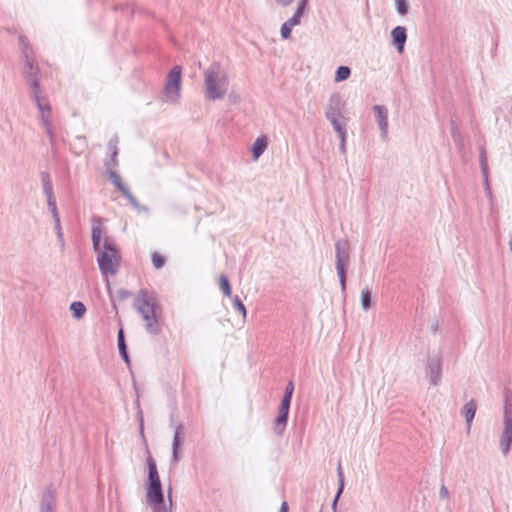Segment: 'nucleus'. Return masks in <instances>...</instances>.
Returning <instances> with one entry per match:
<instances>
[{
  "instance_id": "19",
  "label": "nucleus",
  "mask_w": 512,
  "mask_h": 512,
  "mask_svg": "<svg viewBox=\"0 0 512 512\" xmlns=\"http://www.w3.org/2000/svg\"><path fill=\"white\" fill-rule=\"evenodd\" d=\"M151 260H152L153 266L156 269L162 268L165 265V262H166L165 256L160 254V253H158V252L151 253Z\"/></svg>"
},
{
  "instance_id": "32",
  "label": "nucleus",
  "mask_w": 512,
  "mask_h": 512,
  "mask_svg": "<svg viewBox=\"0 0 512 512\" xmlns=\"http://www.w3.org/2000/svg\"><path fill=\"white\" fill-rule=\"evenodd\" d=\"M49 204L53 206V212L56 214V205L54 201H51V197H49Z\"/></svg>"
},
{
  "instance_id": "20",
  "label": "nucleus",
  "mask_w": 512,
  "mask_h": 512,
  "mask_svg": "<svg viewBox=\"0 0 512 512\" xmlns=\"http://www.w3.org/2000/svg\"><path fill=\"white\" fill-rule=\"evenodd\" d=\"M350 73H351L350 69L347 66H340L336 71L335 81L341 82L343 80L348 79L350 76Z\"/></svg>"
},
{
  "instance_id": "22",
  "label": "nucleus",
  "mask_w": 512,
  "mask_h": 512,
  "mask_svg": "<svg viewBox=\"0 0 512 512\" xmlns=\"http://www.w3.org/2000/svg\"><path fill=\"white\" fill-rule=\"evenodd\" d=\"M293 391H294V384L292 381H290L286 386L285 395L282 399L281 404H283L285 406H290Z\"/></svg>"
},
{
  "instance_id": "23",
  "label": "nucleus",
  "mask_w": 512,
  "mask_h": 512,
  "mask_svg": "<svg viewBox=\"0 0 512 512\" xmlns=\"http://www.w3.org/2000/svg\"><path fill=\"white\" fill-rule=\"evenodd\" d=\"M219 285H220V288L221 290L223 291V293L227 296V297H230L231 294H232V290H231V287H230V284H229V281L227 279L226 276L224 275H221L220 278H219Z\"/></svg>"
},
{
  "instance_id": "31",
  "label": "nucleus",
  "mask_w": 512,
  "mask_h": 512,
  "mask_svg": "<svg viewBox=\"0 0 512 512\" xmlns=\"http://www.w3.org/2000/svg\"><path fill=\"white\" fill-rule=\"evenodd\" d=\"M276 2H277L279 5L287 6V5H289L290 3H292V2H293V0H276Z\"/></svg>"
},
{
  "instance_id": "24",
  "label": "nucleus",
  "mask_w": 512,
  "mask_h": 512,
  "mask_svg": "<svg viewBox=\"0 0 512 512\" xmlns=\"http://www.w3.org/2000/svg\"><path fill=\"white\" fill-rule=\"evenodd\" d=\"M302 14H303V5H300V6L298 7V9H297L296 13L294 14V16H293L291 19H289V20L287 21V23H288L290 26H292V27H294V26L298 25V24L300 23V19H301V17H302Z\"/></svg>"
},
{
  "instance_id": "25",
  "label": "nucleus",
  "mask_w": 512,
  "mask_h": 512,
  "mask_svg": "<svg viewBox=\"0 0 512 512\" xmlns=\"http://www.w3.org/2000/svg\"><path fill=\"white\" fill-rule=\"evenodd\" d=\"M113 182L122 191L124 195L129 196V189L123 184L119 176H115Z\"/></svg>"
},
{
  "instance_id": "3",
  "label": "nucleus",
  "mask_w": 512,
  "mask_h": 512,
  "mask_svg": "<svg viewBox=\"0 0 512 512\" xmlns=\"http://www.w3.org/2000/svg\"><path fill=\"white\" fill-rule=\"evenodd\" d=\"M146 463L148 466V483L146 486L147 501L151 505H159L163 502V493L156 462L153 457L149 455Z\"/></svg>"
},
{
  "instance_id": "8",
  "label": "nucleus",
  "mask_w": 512,
  "mask_h": 512,
  "mask_svg": "<svg viewBox=\"0 0 512 512\" xmlns=\"http://www.w3.org/2000/svg\"><path fill=\"white\" fill-rule=\"evenodd\" d=\"M32 87L34 90V96L35 100L37 102L38 108L41 111L42 119L44 121V124L48 127L49 126V120L51 117V108L49 103L45 99H41L38 95L39 91V82L34 79L32 82Z\"/></svg>"
},
{
  "instance_id": "16",
  "label": "nucleus",
  "mask_w": 512,
  "mask_h": 512,
  "mask_svg": "<svg viewBox=\"0 0 512 512\" xmlns=\"http://www.w3.org/2000/svg\"><path fill=\"white\" fill-rule=\"evenodd\" d=\"M464 412H465V417H466V421H467V424L468 426H470L474 416H475V413H476V404L474 401H470L468 402L465 406H464Z\"/></svg>"
},
{
  "instance_id": "27",
  "label": "nucleus",
  "mask_w": 512,
  "mask_h": 512,
  "mask_svg": "<svg viewBox=\"0 0 512 512\" xmlns=\"http://www.w3.org/2000/svg\"><path fill=\"white\" fill-rule=\"evenodd\" d=\"M292 26H290L287 22H285L281 27V36L284 39H288L291 35Z\"/></svg>"
},
{
  "instance_id": "28",
  "label": "nucleus",
  "mask_w": 512,
  "mask_h": 512,
  "mask_svg": "<svg viewBox=\"0 0 512 512\" xmlns=\"http://www.w3.org/2000/svg\"><path fill=\"white\" fill-rule=\"evenodd\" d=\"M397 11L404 15L407 13V5L405 0H395Z\"/></svg>"
},
{
  "instance_id": "11",
  "label": "nucleus",
  "mask_w": 512,
  "mask_h": 512,
  "mask_svg": "<svg viewBox=\"0 0 512 512\" xmlns=\"http://www.w3.org/2000/svg\"><path fill=\"white\" fill-rule=\"evenodd\" d=\"M374 112L377 116L382 134L386 135L388 131V117L386 108L384 106L376 105L374 106Z\"/></svg>"
},
{
  "instance_id": "29",
  "label": "nucleus",
  "mask_w": 512,
  "mask_h": 512,
  "mask_svg": "<svg viewBox=\"0 0 512 512\" xmlns=\"http://www.w3.org/2000/svg\"><path fill=\"white\" fill-rule=\"evenodd\" d=\"M338 477L340 480V489H339V493H340L343 489V484H344V475H343V471H342L340 464L338 465Z\"/></svg>"
},
{
  "instance_id": "18",
  "label": "nucleus",
  "mask_w": 512,
  "mask_h": 512,
  "mask_svg": "<svg viewBox=\"0 0 512 512\" xmlns=\"http://www.w3.org/2000/svg\"><path fill=\"white\" fill-rule=\"evenodd\" d=\"M181 445H182V436H181V429L178 428L176 430V433L174 435V439H173V453H174V458L177 460V454L178 452L180 451L181 449Z\"/></svg>"
},
{
  "instance_id": "6",
  "label": "nucleus",
  "mask_w": 512,
  "mask_h": 512,
  "mask_svg": "<svg viewBox=\"0 0 512 512\" xmlns=\"http://www.w3.org/2000/svg\"><path fill=\"white\" fill-rule=\"evenodd\" d=\"M348 244L347 242H337L336 243V268L337 273L340 278L341 286L345 288L346 274H345V265L348 261Z\"/></svg>"
},
{
  "instance_id": "17",
  "label": "nucleus",
  "mask_w": 512,
  "mask_h": 512,
  "mask_svg": "<svg viewBox=\"0 0 512 512\" xmlns=\"http://www.w3.org/2000/svg\"><path fill=\"white\" fill-rule=\"evenodd\" d=\"M75 318L80 319L86 312V307L82 302H73L70 306Z\"/></svg>"
},
{
  "instance_id": "34",
  "label": "nucleus",
  "mask_w": 512,
  "mask_h": 512,
  "mask_svg": "<svg viewBox=\"0 0 512 512\" xmlns=\"http://www.w3.org/2000/svg\"><path fill=\"white\" fill-rule=\"evenodd\" d=\"M441 493H442V494H444V495H446V494H447V490H446V488H445V487H442V488H441Z\"/></svg>"
},
{
  "instance_id": "5",
  "label": "nucleus",
  "mask_w": 512,
  "mask_h": 512,
  "mask_svg": "<svg viewBox=\"0 0 512 512\" xmlns=\"http://www.w3.org/2000/svg\"><path fill=\"white\" fill-rule=\"evenodd\" d=\"M181 88V67L174 66L170 71L165 85L166 98L172 101L178 99Z\"/></svg>"
},
{
  "instance_id": "2",
  "label": "nucleus",
  "mask_w": 512,
  "mask_h": 512,
  "mask_svg": "<svg viewBox=\"0 0 512 512\" xmlns=\"http://www.w3.org/2000/svg\"><path fill=\"white\" fill-rule=\"evenodd\" d=\"M204 86L206 98L209 100L221 99L228 89V77L221 64L213 62L204 71Z\"/></svg>"
},
{
  "instance_id": "10",
  "label": "nucleus",
  "mask_w": 512,
  "mask_h": 512,
  "mask_svg": "<svg viewBox=\"0 0 512 512\" xmlns=\"http://www.w3.org/2000/svg\"><path fill=\"white\" fill-rule=\"evenodd\" d=\"M393 42L397 46L400 53L403 52L404 44L406 41V29L402 26H397L392 30Z\"/></svg>"
},
{
  "instance_id": "13",
  "label": "nucleus",
  "mask_w": 512,
  "mask_h": 512,
  "mask_svg": "<svg viewBox=\"0 0 512 512\" xmlns=\"http://www.w3.org/2000/svg\"><path fill=\"white\" fill-rule=\"evenodd\" d=\"M268 146V139L266 136L258 137L252 147L254 160H257Z\"/></svg>"
},
{
  "instance_id": "35",
  "label": "nucleus",
  "mask_w": 512,
  "mask_h": 512,
  "mask_svg": "<svg viewBox=\"0 0 512 512\" xmlns=\"http://www.w3.org/2000/svg\"><path fill=\"white\" fill-rule=\"evenodd\" d=\"M482 168H483V169H486V163H485L484 161H483Z\"/></svg>"
},
{
  "instance_id": "12",
  "label": "nucleus",
  "mask_w": 512,
  "mask_h": 512,
  "mask_svg": "<svg viewBox=\"0 0 512 512\" xmlns=\"http://www.w3.org/2000/svg\"><path fill=\"white\" fill-rule=\"evenodd\" d=\"M289 407L290 406H285V405L281 404V406L279 408L278 416L275 420V429L278 434L282 433V431L287 423Z\"/></svg>"
},
{
  "instance_id": "26",
  "label": "nucleus",
  "mask_w": 512,
  "mask_h": 512,
  "mask_svg": "<svg viewBox=\"0 0 512 512\" xmlns=\"http://www.w3.org/2000/svg\"><path fill=\"white\" fill-rule=\"evenodd\" d=\"M234 305H235V308L242 314V316L245 318L246 317V314H247V311H246V308L244 306V304L242 303V301L239 299V297H235L234 298Z\"/></svg>"
},
{
  "instance_id": "15",
  "label": "nucleus",
  "mask_w": 512,
  "mask_h": 512,
  "mask_svg": "<svg viewBox=\"0 0 512 512\" xmlns=\"http://www.w3.org/2000/svg\"><path fill=\"white\" fill-rule=\"evenodd\" d=\"M118 347H119V351H120L122 357L124 358L125 362L129 363V357H128L127 350H126V344H125V340H124V332H123L122 328H120V330L118 331Z\"/></svg>"
},
{
  "instance_id": "14",
  "label": "nucleus",
  "mask_w": 512,
  "mask_h": 512,
  "mask_svg": "<svg viewBox=\"0 0 512 512\" xmlns=\"http://www.w3.org/2000/svg\"><path fill=\"white\" fill-rule=\"evenodd\" d=\"M340 118H341L340 116L333 115L332 117H330V120L334 126V129L337 131L342 142L344 143L345 142L344 121H341Z\"/></svg>"
},
{
  "instance_id": "21",
  "label": "nucleus",
  "mask_w": 512,
  "mask_h": 512,
  "mask_svg": "<svg viewBox=\"0 0 512 512\" xmlns=\"http://www.w3.org/2000/svg\"><path fill=\"white\" fill-rule=\"evenodd\" d=\"M361 305L364 310L371 306V291L368 288H364L361 291Z\"/></svg>"
},
{
  "instance_id": "1",
  "label": "nucleus",
  "mask_w": 512,
  "mask_h": 512,
  "mask_svg": "<svg viewBox=\"0 0 512 512\" xmlns=\"http://www.w3.org/2000/svg\"><path fill=\"white\" fill-rule=\"evenodd\" d=\"M104 233L102 220L94 218L92 228V243L97 253V263L103 277L106 278L107 287L110 289L109 277L115 276L121 266L122 256L117 244L109 237L101 242Z\"/></svg>"
},
{
  "instance_id": "33",
  "label": "nucleus",
  "mask_w": 512,
  "mask_h": 512,
  "mask_svg": "<svg viewBox=\"0 0 512 512\" xmlns=\"http://www.w3.org/2000/svg\"><path fill=\"white\" fill-rule=\"evenodd\" d=\"M43 511L46 509L47 511H50L52 509V506L50 504L47 505V507H42Z\"/></svg>"
},
{
  "instance_id": "4",
  "label": "nucleus",
  "mask_w": 512,
  "mask_h": 512,
  "mask_svg": "<svg viewBox=\"0 0 512 512\" xmlns=\"http://www.w3.org/2000/svg\"><path fill=\"white\" fill-rule=\"evenodd\" d=\"M138 311L142 314L145 321V327L148 332L158 334L160 332V325L156 313V303L143 297L139 300Z\"/></svg>"
},
{
  "instance_id": "7",
  "label": "nucleus",
  "mask_w": 512,
  "mask_h": 512,
  "mask_svg": "<svg viewBox=\"0 0 512 512\" xmlns=\"http://www.w3.org/2000/svg\"><path fill=\"white\" fill-rule=\"evenodd\" d=\"M19 41L22 46V52L25 56V66H24V73L31 77L36 76L38 72V66L36 65L34 53L32 51V48L30 44L28 43V40L25 36H20Z\"/></svg>"
},
{
  "instance_id": "9",
  "label": "nucleus",
  "mask_w": 512,
  "mask_h": 512,
  "mask_svg": "<svg viewBox=\"0 0 512 512\" xmlns=\"http://www.w3.org/2000/svg\"><path fill=\"white\" fill-rule=\"evenodd\" d=\"M512 443V420L510 418L505 419V427L501 437V448L504 454H507Z\"/></svg>"
},
{
  "instance_id": "30",
  "label": "nucleus",
  "mask_w": 512,
  "mask_h": 512,
  "mask_svg": "<svg viewBox=\"0 0 512 512\" xmlns=\"http://www.w3.org/2000/svg\"><path fill=\"white\" fill-rule=\"evenodd\" d=\"M288 511H289L288 503H287L286 501H284V502L281 504V507H280L279 512H288Z\"/></svg>"
}]
</instances>
